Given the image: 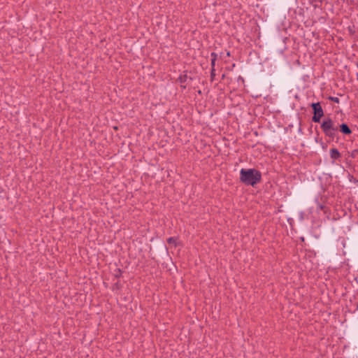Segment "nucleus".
I'll return each instance as SVG.
<instances>
[{
  "instance_id": "nucleus-1",
  "label": "nucleus",
  "mask_w": 358,
  "mask_h": 358,
  "mask_svg": "<svg viewBox=\"0 0 358 358\" xmlns=\"http://www.w3.org/2000/svg\"><path fill=\"white\" fill-rule=\"evenodd\" d=\"M240 179L245 184L253 186L260 181L261 173L254 169H242L240 171Z\"/></svg>"
},
{
  "instance_id": "nucleus-2",
  "label": "nucleus",
  "mask_w": 358,
  "mask_h": 358,
  "mask_svg": "<svg viewBox=\"0 0 358 358\" xmlns=\"http://www.w3.org/2000/svg\"><path fill=\"white\" fill-rule=\"evenodd\" d=\"M321 127L324 132L329 136H334L336 131H337V127L330 119L324 120Z\"/></svg>"
},
{
  "instance_id": "nucleus-3",
  "label": "nucleus",
  "mask_w": 358,
  "mask_h": 358,
  "mask_svg": "<svg viewBox=\"0 0 358 358\" xmlns=\"http://www.w3.org/2000/svg\"><path fill=\"white\" fill-rule=\"evenodd\" d=\"M311 106L314 111L313 121L315 122H319L320 121V118L323 116V110L320 103H313Z\"/></svg>"
},
{
  "instance_id": "nucleus-4",
  "label": "nucleus",
  "mask_w": 358,
  "mask_h": 358,
  "mask_svg": "<svg viewBox=\"0 0 358 358\" xmlns=\"http://www.w3.org/2000/svg\"><path fill=\"white\" fill-rule=\"evenodd\" d=\"M340 127H341V131L342 133H343L345 134H350L351 133V130L347 124H342L340 126Z\"/></svg>"
},
{
  "instance_id": "nucleus-5",
  "label": "nucleus",
  "mask_w": 358,
  "mask_h": 358,
  "mask_svg": "<svg viewBox=\"0 0 358 358\" xmlns=\"http://www.w3.org/2000/svg\"><path fill=\"white\" fill-rule=\"evenodd\" d=\"M331 158L336 159L339 157L340 154L339 152L336 149H332L331 150Z\"/></svg>"
},
{
  "instance_id": "nucleus-6",
  "label": "nucleus",
  "mask_w": 358,
  "mask_h": 358,
  "mask_svg": "<svg viewBox=\"0 0 358 358\" xmlns=\"http://www.w3.org/2000/svg\"><path fill=\"white\" fill-rule=\"evenodd\" d=\"M168 242H169V244H175L176 239H174L173 238H169L168 239Z\"/></svg>"
},
{
  "instance_id": "nucleus-7",
  "label": "nucleus",
  "mask_w": 358,
  "mask_h": 358,
  "mask_svg": "<svg viewBox=\"0 0 358 358\" xmlns=\"http://www.w3.org/2000/svg\"><path fill=\"white\" fill-rule=\"evenodd\" d=\"M334 101H338V98L334 99Z\"/></svg>"
},
{
  "instance_id": "nucleus-8",
  "label": "nucleus",
  "mask_w": 358,
  "mask_h": 358,
  "mask_svg": "<svg viewBox=\"0 0 358 358\" xmlns=\"http://www.w3.org/2000/svg\"><path fill=\"white\" fill-rule=\"evenodd\" d=\"M214 62H215V61H214V60H213V61H212V64H213V65L214 64Z\"/></svg>"
}]
</instances>
